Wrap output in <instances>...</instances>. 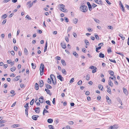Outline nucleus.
<instances>
[{"mask_svg": "<svg viewBox=\"0 0 129 129\" xmlns=\"http://www.w3.org/2000/svg\"><path fill=\"white\" fill-rule=\"evenodd\" d=\"M28 108H26L25 109V114L27 115V116H28Z\"/></svg>", "mask_w": 129, "mask_h": 129, "instance_id": "nucleus-39", "label": "nucleus"}, {"mask_svg": "<svg viewBox=\"0 0 129 129\" xmlns=\"http://www.w3.org/2000/svg\"><path fill=\"white\" fill-rule=\"evenodd\" d=\"M98 87L99 89H101V90H102L103 89V87L102 85H99L98 86Z\"/></svg>", "mask_w": 129, "mask_h": 129, "instance_id": "nucleus-24", "label": "nucleus"}, {"mask_svg": "<svg viewBox=\"0 0 129 129\" xmlns=\"http://www.w3.org/2000/svg\"><path fill=\"white\" fill-rule=\"evenodd\" d=\"M78 20L77 18H75L73 20V22L75 24H76L77 23Z\"/></svg>", "mask_w": 129, "mask_h": 129, "instance_id": "nucleus-27", "label": "nucleus"}, {"mask_svg": "<svg viewBox=\"0 0 129 129\" xmlns=\"http://www.w3.org/2000/svg\"><path fill=\"white\" fill-rule=\"evenodd\" d=\"M48 127L50 129H54L53 126L52 125H49Z\"/></svg>", "mask_w": 129, "mask_h": 129, "instance_id": "nucleus-40", "label": "nucleus"}, {"mask_svg": "<svg viewBox=\"0 0 129 129\" xmlns=\"http://www.w3.org/2000/svg\"><path fill=\"white\" fill-rule=\"evenodd\" d=\"M56 58V59L57 60H60L61 59V58L59 56H57Z\"/></svg>", "mask_w": 129, "mask_h": 129, "instance_id": "nucleus-50", "label": "nucleus"}, {"mask_svg": "<svg viewBox=\"0 0 129 129\" xmlns=\"http://www.w3.org/2000/svg\"><path fill=\"white\" fill-rule=\"evenodd\" d=\"M99 57L101 58H104L105 57V55L102 52H100L99 55Z\"/></svg>", "mask_w": 129, "mask_h": 129, "instance_id": "nucleus-10", "label": "nucleus"}, {"mask_svg": "<svg viewBox=\"0 0 129 129\" xmlns=\"http://www.w3.org/2000/svg\"><path fill=\"white\" fill-rule=\"evenodd\" d=\"M52 102L53 104L55 105V98H54L53 99Z\"/></svg>", "mask_w": 129, "mask_h": 129, "instance_id": "nucleus-53", "label": "nucleus"}, {"mask_svg": "<svg viewBox=\"0 0 129 129\" xmlns=\"http://www.w3.org/2000/svg\"><path fill=\"white\" fill-rule=\"evenodd\" d=\"M29 104L28 103H26V104L24 105V107L25 108H28L29 106H28Z\"/></svg>", "mask_w": 129, "mask_h": 129, "instance_id": "nucleus-42", "label": "nucleus"}, {"mask_svg": "<svg viewBox=\"0 0 129 129\" xmlns=\"http://www.w3.org/2000/svg\"><path fill=\"white\" fill-rule=\"evenodd\" d=\"M109 74H110L112 76H113L114 75V72L112 71H109Z\"/></svg>", "mask_w": 129, "mask_h": 129, "instance_id": "nucleus-23", "label": "nucleus"}, {"mask_svg": "<svg viewBox=\"0 0 129 129\" xmlns=\"http://www.w3.org/2000/svg\"><path fill=\"white\" fill-rule=\"evenodd\" d=\"M39 102L41 103H43L45 101L44 97L42 96L39 98Z\"/></svg>", "mask_w": 129, "mask_h": 129, "instance_id": "nucleus-3", "label": "nucleus"}, {"mask_svg": "<svg viewBox=\"0 0 129 129\" xmlns=\"http://www.w3.org/2000/svg\"><path fill=\"white\" fill-rule=\"evenodd\" d=\"M106 99L107 100V101H108V100H109L110 103H111V100L110 99V98H109V97L108 96L106 95Z\"/></svg>", "mask_w": 129, "mask_h": 129, "instance_id": "nucleus-37", "label": "nucleus"}, {"mask_svg": "<svg viewBox=\"0 0 129 129\" xmlns=\"http://www.w3.org/2000/svg\"><path fill=\"white\" fill-rule=\"evenodd\" d=\"M47 82L49 84L51 83V81L50 79L49 78H48L47 80Z\"/></svg>", "mask_w": 129, "mask_h": 129, "instance_id": "nucleus-51", "label": "nucleus"}, {"mask_svg": "<svg viewBox=\"0 0 129 129\" xmlns=\"http://www.w3.org/2000/svg\"><path fill=\"white\" fill-rule=\"evenodd\" d=\"M40 84L39 85V86L40 87H42L44 84V82L42 80H41L40 81Z\"/></svg>", "mask_w": 129, "mask_h": 129, "instance_id": "nucleus-11", "label": "nucleus"}, {"mask_svg": "<svg viewBox=\"0 0 129 129\" xmlns=\"http://www.w3.org/2000/svg\"><path fill=\"white\" fill-rule=\"evenodd\" d=\"M52 77H54V78H55V77L54 76V75L53 74H51L50 76V79L52 80V79H53Z\"/></svg>", "mask_w": 129, "mask_h": 129, "instance_id": "nucleus-56", "label": "nucleus"}, {"mask_svg": "<svg viewBox=\"0 0 129 129\" xmlns=\"http://www.w3.org/2000/svg\"><path fill=\"white\" fill-rule=\"evenodd\" d=\"M13 127L14 128L19 126H20V125L18 124H16L13 125Z\"/></svg>", "mask_w": 129, "mask_h": 129, "instance_id": "nucleus-34", "label": "nucleus"}, {"mask_svg": "<svg viewBox=\"0 0 129 129\" xmlns=\"http://www.w3.org/2000/svg\"><path fill=\"white\" fill-rule=\"evenodd\" d=\"M40 75L41 76H42L43 75V72H44V71H43V72L42 71V70H40Z\"/></svg>", "mask_w": 129, "mask_h": 129, "instance_id": "nucleus-59", "label": "nucleus"}, {"mask_svg": "<svg viewBox=\"0 0 129 129\" xmlns=\"http://www.w3.org/2000/svg\"><path fill=\"white\" fill-rule=\"evenodd\" d=\"M89 10L90 11H91L92 10V6L91 5L88 6Z\"/></svg>", "mask_w": 129, "mask_h": 129, "instance_id": "nucleus-35", "label": "nucleus"}, {"mask_svg": "<svg viewBox=\"0 0 129 129\" xmlns=\"http://www.w3.org/2000/svg\"><path fill=\"white\" fill-rule=\"evenodd\" d=\"M123 91L125 94H126V95H128V92L127 90L125 88L123 87Z\"/></svg>", "mask_w": 129, "mask_h": 129, "instance_id": "nucleus-8", "label": "nucleus"}, {"mask_svg": "<svg viewBox=\"0 0 129 129\" xmlns=\"http://www.w3.org/2000/svg\"><path fill=\"white\" fill-rule=\"evenodd\" d=\"M24 53H25V55H27L28 50H27V49L26 48H25L24 49Z\"/></svg>", "mask_w": 129, "mask_h": 129, "instance_id": "nucleus-41", "label": "nucleus"}, {"mask_svg": "<svg viewBox=\"0 0 129 129\" xmlns=\"http://www.w3.org/2000/svg\"><path fill=\"white\" fill-rule=\"evenodd\" d=\"M72 29V27H68V32H69Z\"/></svg>", "mask_w": 129, "mask_h": 129, "instance_id": "nucleus-61", "label": "nucleus"}, {"mask_svg": "<svg viewBox=\"0 0 129 129\" xmlns=\"http://www.w3.org/2000/svg\"><path fill=\"white\" fill-rule=\"evenodd\" d=\"M112 126L113 127V129H116L117 128L116 125H113Z\"/></svg>", "mask_w": 129, "mask_h": 129, "instance_id": "nucleus-64", "label": "nucleus"}, {"mask_svg": "<svg viewBox=\"0 0 129 129\" xmlns=\"http://www.w3.org/2000/svg\"><path fill=\"white\" fill-rule=\"evenodd\" d=\"M61 62L63 66H66V63L64 60L63 59H62L61 60Z\"/></svg>", "mask_w": 129, "mask_h": 129, "instance_id": "nucleus-18", "label": "nucleus"}, {"mask_svg": "<svg viewBox=\"0 0 129 129\" xmlns=\"http://www.w3.org/2000/svg\"><path fill=\"white\" fill-rule=\"evenodd\" d=\"M35 89L36 90H38L39 88V85L37 83H36L35 85Z\"/></svg>", "mask_w": 129, "mask_h": 129, "instance_id": "nucleus-15", "label": "nucleus"}, {"mask_svg": "<svg viewBox=\"0 0 129 129\" xmlns=\"http://www.w3.org/2000/svg\"><path fill=\"white\" fill-rule=\"evenodd\" d=\"M97 70V69L96 67H95V68L93 69L92 71V72L93 73H94L96 72Z\"/></svg>", "mask_w": 129, "mask_h": 129, "instance_id": "nucleus-28", "label": "nucleus"}, {"mask_svg": "<svg viewBox=\"0 0 129 129\" xmlns=\"http://www.w3.org/2000/svg\"><path fill=\"white\" fill-rule=\"evenodd\" d=\"M47 42H46V43H45V49H44V52H45L46 51L47 49Z\"/></svg>", "mask_w": 129, "mask_h": 129, "instance_id": "nucleus-13", "label": "nucleus"}, {"mask_svg": "<svg viewBox=\"0 0 129 129\" xmlns=\"http://www.w3.org/2000/svg\"><path fill=\"white\" fill-rule=\"evenodd\" d=\"M95 67L93 66H92L90 67L89 68L91 69H93L95 68Z\"/></svg>", "mask_w": 129, "mask_h": 129, "instance_id": "nucleus-63", "label": "nucleus"}, {"mask_svg": "<svg viewBox=\"0 0 129 129\" xmlns=\"http://www.w3.org/2000/svg\"><path fill=\"white\" fill-rule=\"evenodd\" d=\"M74 78H72L70 81V82L71 83H72L74 82Z\"/></svg>", "mask_w": 129, "mask_h": 129, "instance_id": "nucleus-49", "label": "nucleus"}, {"mask_svg": "<svg viewBox=\"0 0 129 129\" xmlns=\"http://www.w3.org/2000/svg\"><path fill=\"white\" fill-rule=\"evenodd\" d=\"M93 19L94 20V21L96 23H99L98 22L99 21L98 20L94 18H93Z\"/></svg>", "mask_w": 129, "mask_h": 129, "instance_id": "nucleus-48", "label": "nucleus"}, {"mask_svg": "<svg viewBox=\"0 0 129 129\" xmlns=\"http://www.w3.org/2000/svg\"><path fill=\"white\" fill-rule=\"evenodd\" d=\"M10 1V0H4L3 1V3H6L9 1Z\"/></svg>", "mask_w": 129, "mask_h": 129, "instance_id": "nucleus-60", "label": "nucleus"}, {"mask_svg": "<svg viewBox=\"0 0 129 129\" xmlns=\"http://www.w3.org/2000/svg\"><path fill=\"white\" fill-rule=\"evenodd\" d=\"M35 100L34 99H33L30 102V104L31 105H32L34 103Z\"/></svg>", "mask_w": 129, "mask_h": 129, "instance_id": "nucleus-31", "label": "nucleus"}, {"mask_svg": "<svg viewBox=\"0 0 129 129\" xmlns=\"http://www.w3.org/2000/svg\"><path fill=\"white\" fill-rule=\"evenodd\" d=\"M92 6L93 8H94L97 6V5L94 3H92Z\"/></svg>", "mask_w": 129, "mask_h": 129, "instance_id": "nucleus-44", "label": "nucleus"}, {"mask_svg": "<svg viewBox=\"0 0 129 129\" xmlns=\"http://www.w3.org/2000/svg\"><path fill=\"white\" fill-rule=\"evenodd\" d=\"M39 117V116L38 115H34L32 116V118L34 120H36Z\"/></svg>", "mask_w": 129, "mask_h": 129, "instance_id": "nucleus-5", "label": "nucleus"}, {"mask_svg": "<svg viewBox=\"0 0 129 129\" xmlns=\"http://www.w3.org/2000/svg\"><path fill=\"white\" fill-rule=\"evenodd\" d=\"M95 2L99 4L102 5V2L101 0H95Z\"/></svg>", "mask_w": 129, "mask_h": 129, "instance_id": "nucleus-7", "label": "nucleus"}, {"mask_svg": "<svg viewBox=\"0 0 129 129\" xmlns=\"http://www.w3.org/2000/svg\"><path fill=\"white\" fill-rule=\"evenodd\" d=\"M25 18H27L29 20L31 19V18L29 17V15H27L26 16Z\"/></svg>", "mask_w": 129, "mask_h": 129, "instance_id": "nucleus-47", "label": "nucleus"}, {"mask_svg": "<svg viewBox=\"0 0 129 129\" xmlns=\"http://www.w3.org/2000/svg\"><path fill=\"white\" fill-rule=\"evenodd\" d=\"M73 54L76 57H78V55L76 51H74L73 52Z\"/></svg>", "mask_w": 129, "mask_h": 129, "instance_id": "nucleus-19", "label": "nucleus"}, {"mask_svg": "<svg viewBox=\"0 0 129 129\" xmlns=\"http://www.w3.org/2000/svg\"><path fill=\"white\" fill-rule=\"evenodd\" d=\"M82 83V81L81 80H80L77 83V84L79 85H81Z\"/></svg>", "mask_w": 129, "mask_h": 129, "instance_id": "nucleus-33", "label": "nucleus"}, {"mask_svg": "<svg viewBox=\"0 0 129 129\" xmlns=\"http://www.w3.org/2000/svg\"><path fill=\"white\" fill-rule=\"evenodd\" d=\"M109 60L111 62H114V63H116V62L114 59H109Z\"/></svg>", "mask_w": 129, "mask_h": 129, "instance_id": "nucleus-45", "label": "nucleus"}, {"mask_svg": "<svg viewBox=\"0 0 129 129\" xmlns=\"http://www.w3.org/2000/svg\"><path fill=\"white\" fill-rule=\"evenodd\" d=\"M35 111L36 113H39L40 112L39 110H38V109H35Z\"/></svg>", "mask_w": 129, "mask_h": 129, "instance_id": "nucleus-55", "label": "nucleus"}, {"mask_svg": "<svg viewBox=\"0 0 129 129\" xmlns=\"http://www.w3.org/2000/svg\"><path fill=\"white\" fill-rule=\"evenodd\" d=\"M106 1L107 3L109 5H110L111 3H110V2L108 1V0H105Z\"/></svg>", "mask_w": 129, "mask_h": 129, "instance_id": "nucleus-62", "label": "nucleus"}, {"mask_svg": "<svg viewBox=\"0 0 129 129\" xmlns=\"http://www.w3.org/2000/svg\"><path fill=\"white\" fill-rule=\"evenodd\" d=\"M48 113V111L47 110H46L45 109L43 111V114L44 115H45V113Z\"/></svg>", "mask_w": 129, "mask_h": 129, "instance_id": "nucleus-26", "label": "nucleus"}, {"mask_svg": "<svg viewBox=\"0 0 129 129\" xmlns=\"http://www.w3.org/2000/svg\"><path fill=\"white\" fill-rule=\"evenodd\" d=\"M46 88L47 89H51L52 88V87L49 84H47L46 86Z\"/></svg>", "mask_w": 129, "mask_h": 129, "instance_id": "nucleus-9", "label": "nucleus"}, {"mask_svg": "<svg viewBox=\"0 0 129 129\" xmlns=\"http://www.w3.org/2000/svg\"><path fill=\"white\" fill-rule=\"evenodd\" d=\"M16 69L15 67H13L11 68V70L12 72H13L15 71Z\"/></svg>", "mask_w": 129, "mask_h": 129, "instance_id": "nucleus-29", "label": "nucleus"}, {"mask_svg": "<svg viewBox=\"0 0 129 129\" xmlns=\"http://www.w3.org/2000/svg\"><path fill=\"white\" fill-rule=\"evenodd\" d=\"M62 72L65 75H66V72L65 69L62 70Z\"/></svg>", "mask_w": 129, "mask_h": 129, "instance_id": "nucleus-43", "label": "nucleus"}, {"mask_svg": "<svg viewBox=\"0 0 129 129\" xmlns=\"http://www.w3.org/2000/svg\"><path fill=\"white\" fill-rule=\"evenodd\" d=\"M47 122L49 123H51L53 122V120L52 119H49L47 120Z\"/></svg>", "mask_w": 129, "mask_h": 129, "instance_id": "nucleus-20", "label": "nucleus"}, {"mask_svg": "<svg viewBox=\"0 0 129 129\" xmlns=\"http://www.w3.org/2000/svg\"><path fill=\"white\" fill-rule=\"evenodd\" d=\"M46 102L47 104H48L49 105H50V106L51 105V104H50V101H49V100L47 101Z\"/></svg>", "mask_w": 129, "mask_h": 129, "instance_id": "nucleus-46", "label": "nucleus"}, {"mask_svg": "<svg viewBox=\"0 0 129 129\" xmlns=\"http://www.w3.org/2000/svg\"><path fill=\"white\" fill-rule=\"evenodd\" d=\"M109 85L111 87H112L113 86V84L111 80L109 81Z\"/></svg>", "mask_w": 129, "mask_h": 129, "instance_id": "nucleus-22", "label": "nucleus"}, {"mask_svg": "<svg viewBox=\"0 0 129 129\" xmlns=\"http://www.w3.org/2000/svg\"><path fill=\"white\" fill-rule=\"evenodd\" d=\"M95 38L97 40H99V38L98 35H94Z\"/></svg>", "mask_w": 129, "mask_h": 129, "instance_id": "nucleus-36", "label": "nucleus"}, {"mask_svg": "<svg viewBox=\"0 0 129 129\" xmlns=\"http://www.w3.org/2000/svg\"><path fill=\"white\" fill-rule=\"evenodd\" d=\"M45 90L46 91L47 93L48 94H50V91L48 89H46V88L45 89Z\"/></svg>", "mask_w": 129, "mask_h": 129, "instance_id": "nucleus-21", "label": "nucleus"}, {"mask_svg": "<svg viewBox=\"0 0 129 129\" xmlns=\"http://www.w3.org/2000/svg\"><path fill=\"white\" fill-rule=\"evenodd\" d=\"M19 77H20V76H19L16 77L14 79V81H17L19 79Z\"/></svg>", "mask_w": 129, "mask_h": 129, "instance_id": "nucleus-30", "label": "nucleus"}, {"mask_svg": "<svg viewBox=\"0 0 129 129\" xmlns=\"http://www.w3.org/2000/svg\"><path fill=\"white\" fill-rule=\"evenodd\" d=\"M119 36L121 38V39L122 40H124L125 37L123 36L122 34H119Z\"/></svg>", "mask_w": 129, "mask_h": 129, "instance_id": "nucleus-12", "label": "nucleus"}, {"mask_svg": "<svg viewBox=\"0 0 129 129\" xmlns=\"http://www.w3.org/2000/svg\"><path fill=\"white\" fill-rule=\"evenodd\" d=\"M68 123L70 124L73 125L74 123V122L72 121H69L68 122Z\"/></svg>", "mask_w": 129, "mask_h": 129, "instance_id": "nucleus-54", "label": "nucleus"}, {"mask_svg": "<svg viewBox=\"0 0 129 129\" xmlns=\"http://www.w3.org/2000/svg\"><path fill=\"white\" fill-rule=\"evenodd\" d=\"M80 10L83 12H86L88 10L87 6L84 4V3H82L80 7Z\"/></svg>", "mask_w": 129, "mask_h": 129, "instance_id": "nucleus-1", "label": "nucleus"}, {"mask_svg": "<svg viewBox=\"0 0 129 129\" xmlns=\"http://www.w3.org/2000/svg\"><path fill=\"white\" fill-rule=\"evenodd\" d=\"M51 80L54 84L55 85L56 84V81L55 78L54 79H52Z\"/></svg>", "mask_w": 129, "mask_h": 129, "instance_id": "nucleus-17", "label": "nucleus"}, {"mask_svg": "<svg viewBox=\"0 0 129 129\" xmlns=\"http://www.w3.org/2000/svg\"><path fill=\"white\" fill-rule=\"evenodd\" d=\"M60 45L62 46V48L63 49H65L66 48V44H64L63 45L62 43H60Z\"/></svg>", "mask_w": 129, "mask_h": 129, "instance_id": "nucleus-14", "label": "nucleus"}, {"mask_svg": "<svg viewBox=\"0 0 129 129\" xmlns=\"http://www.w3.org/2000/svg\"><path fill=\"white\" fill-rule=\"evenodd\" d=\"M90 77L89 75H87L86 76V79L88 81L89 80Z\"/></svg>", "mask_w": 129, "mask_h": 129, "instance_id": "nucleus-38", "label": "nucleus"}, {"mask_svg": "<svg viewBox=\"0 0 129 129\" xmlns=\"http://www.w3.org/2000/svg\"><path fill=\"white\" fill-rule=\"evenodd\" d=\"M73 35L74 37L75 38H76L77 37V35L74 32H73Z\"/></svg>", "mask_w": 129, "mask_h": 129, "instance_id": "nucleus-58", "label": "nucleus"}, {"mask_svg": "<svg viewBox=\"0 0 129 129\" xmlns=\"http://www.w3.org/2000/svg\"><path fill=\"white\" fill-rule=\"evenodd\" d=\"M33 5V2H32L31 3H30L28 6V7L30 8Z\"/></svg>", "mask_w": 129, "mask_h": 129, "instance_id": "nucleus-52", "label": "nucleus"}, {"mask_svg": "<svg viewBox=\"0 0 129 129\" xmlns=\"http://www.w3.org/2000/svg\"><path fill=\"white\" fill-rule=\"evenodd\" d=\"M57 78L59 79L61 81H63L64 78L61 75H59L57 76Z\"/></svg>", "mask_w": 129, "mask_h": 129, "instance_id": "nucleus-6", "label": "nucleus"}, {"mask_svg": "<svg viewBox=\"0 0 129 129\" xmlns=\"http://www.w3.org/2000/svg\"><path fill=\"white\" fill-rule=\"evenodd\" d=\"M11 53L12 55L13 56H14L15 54V52H14L13 51H11Z\"/></svg>", "mask_w": 129, "mask_h": 129, "instance_id": "nucleus-57", "label": "nucleus"}, {"mask_svg": "<svg viewBox=\"0 0 129 129\" xmlns=\"http://www.w3.org/2000/svg\"><path fill=\"white\" fill-rule=\"evenodd\" d=\"M31 65L33 68V69H35L36 68V64H34L33 63H31Z\"/></svg>", "mask_w": 129, "mask_h": 129, "instance_id": "nucleus-32", "label": "nucleus"}, {"mask_svg": "<svg viewBox=\"0 0 129 129\" xmlns=\"http://www.w3.org/2000/svg\"><path fill=\"white\" fill-rule=\"evenodd\" d=\"M107 91L110 94H111L112 93L110 87H109V88H108Z\"/></svg>", "mask_w": 129, "mask_h": 129, "instance_id": "nucleus-16", "label": "nucleus"}, {"mask_svg": "<svg viewBox=\"0 0 129 129\" xmlns=\"http://www.w3.org/2000/svg\"><path fill=\"white\" fill-rule=\"evenodd\" d=\"M58 6L60 8V9L61 11L64 12H67V10L64 8L65 7V6L63 4H59L58 5Z\"/></svg>", "mask_w": 129, "mask_h": 129, "instance_id": "nucleus-2", "label": "nucleus"}, {"mask_svg": "<svg viewBox=\"0 0 129 129\" xmlns=\"http://www.w3.org/2000/svg\"><path fill=\"white\" fill-rule=\"evenodd\" d=\"M44 65L43 64V63H42L40 64V70H42V71L43 72V71H44Z\"/></svg>", "mask_w": 129, "mask_h": 129, "instance_id": "nucleus-4", "label": "nucleus"}, {"mask_svg": "<svg viewBox=\"0 0 129 129\" xmlns=\"http://www.w3.org/2000/svg\"><path fill=\"white\" fill-rule=\"evenodd\" d=\"M85 43L86 44V45H89V43L88 40H85Z\"/></svg>", "mask_w": 129, "mask_h": 129, "instance_id": "nucleus-25", "label": "nucleus"}]
</instances>
